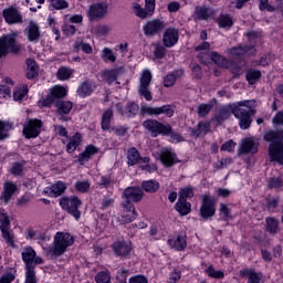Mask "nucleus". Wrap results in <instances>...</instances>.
Returning <instances> with one entry per match:
<instances>
[{"instance_id":"nucleus-1","label":"nucleus","mask_w":283,"mask_h":283,"mask_svg":"<svg viewBox=\"0 0 283 283\" xmlns=\"http://www.w3.org/2000/svg\"><path fill=\"white\" fill-rule=\"evenodd\" d=\"M21 255L25 271L24 283H36V264H43V258L36 256V251L32 247L24 248Z\"/></svg>"},{"instance_id":"nucleus-2","label":"nucleus","mask_w":283,"mask_h":283,"mask_svg":"<svg viewBox=\"0 0 283 283\" xmlns=\"http://www.w3.org/2000/svg\"><path fill=\"white\" fill-rule=\"evenodd\" d=\"M264 140L270 143L268 151L272 163L283 165V130H270L265 133Z\"/></svg>"},{"instance_id":"nucleus-3","label":"nucleus","mask_w":283,"mask_h":283,"mask_svg":"<svg viewBox=\"0 0 283 283\" xmlns=\"http://www.w3.org/2000/svg\"><path fill=\"white\" fill-rule=\"evenodd\" d=\"M255 99H247L237 103L234 117L239 119L240 129H249L253 123L252 116H255Z\"/></svg>"},{"instance_id":"nucleus-4","label":"nucleus","mask_w":283,"mask_h":283,"mask_svg":"<svg viewBox=\"0 0 283 283\" xmlns=\"http://www.w3.org/2000/svg\"><path fill=\"white\" fill-rule=\"evenodd\" d=\"M209 56L210 61H212L220 70H234L235 72H240V70L244 67L243 61L228 59L227 56L218 53V51H211Z\"/></svg>"},{"instance_id":"nucleus-5","label":"nucleus","mask_w":283,"mask_h":283,"mask_svg":"<svg viewBox=\"0 0 283 283\" xmlns=\"http://www.w3.org/2000/svg\"><path fill=\"white\" fill-rule=\"evenodd\" d=\"M21 44L17 43V33H8L0 36V59L9 54H19Z\"/></svg>"},{"instance_id":"nucleus-6","label":"nucleus","mask_w":283,"mask_h":283,"mask_svg":"<svg viewBox=\"0 0 283 283\" xmlns=\"http://www.w3.org/2000/svg\"><path fill=\"white\" fill-rule=\"evenodd\" d=\"M67 96V88L55 85L50 90V93L45 98H41L38 102L39 107H51L53 103H60L61 98H64Z\"/></svg>"},{"instance_id":"nucleus-7","label":"nucleus","mask_w":283,"mask_h":283,"mask_svg":"<svg viewBox=\"0 0 283 283\" xmlns=\"http://www.w3.org/2000/svg\"><path fill=\"white\" fill-rule=\"evenodd\" d=\"M53 244V255H63L67 247H72L74 244V237H72L70 233L57 232L54 235Z\"/></svg>"},{"instance_id":"nucleus-8","label":"nucleus","mask_w":283,"mask_h":283,"mask_svg":"<svg viewBox=\"0 0 283 283\" xmlns=\"http://www.w3.org/2000/svg\"><path fill=\"white\" fill-rule=\"evenodd\" d=\"M143 127L150 133L153 138H157L158 136H169V132H171V125L163 124L156 119H147L143 123Z\"/></svg>"},{"instance_id":"nucleus-9","label":"nucleus","mask_w":283,"mask_h":283,"mask_svg":"<svg viewBox=\"0 0 283 283\" xmlns=\"http://www.w3.org/2000/svg\"><path fill=\"white\" fill-rule=\"evenodd\" d=\"M0 231L7 244H9V247H12V249H15L17 245L14 244V234L10 232V217L4 209H0Z\"/></svg>"},{"instance_id":"nucleus-10","label":"nucleus","mask_w":283,"mask_h":283,"mask_svg":"<svg viewBox=\"0 0 283 283\" xmlns=\"http://www.w3.org/2000/svg\"><path fill=\"white\" fill-rule=\"evenodd\" d=\"M83 205V201L78 199L76 196H72L70 198H63L60 201V206L64 211H67L75 220H78L81 218V211L78 210V207Z\"/></svg>"},{"instance_id":"nucleus-11","label":"nucleus","mask_w":283,"mask_h":283,"mask_svg":"<svg viewBox=\"0 0 283 283\" xmlns=\"http://www.w3.org/2000/svg\"><path fill=\"white\" fill-rule=\"evenodd\" d=\"M216 216V203L213 202V198L211 195H203L200 207V217L203 220H209V218H213Z\"/></svg>"},{"instance_id":"nucleus-12","label":"nucleus","mask_w":283,"mask_h":283,"mask_svg":"<svg viewBox=\"0 0 283 283\" xmlns=\"http://www.w3.org/2000/svg\"><path fill=\"white\" fill-rule=\"evenodd\" d=\"M151 84V73L144 72L139 78L138 94L143 96L145 101H153L151 91H149V85Z\"/></svg>"},{"instance_id":"nucleus-13","label":"nucleus","mask_w":283,"mask_h":283,"mask_svg":"<svg viewBox=\"0 0 283 283\" xmlns=\"http://www.w3.org/2000/svg\"><path fill=\"white\" fill-rule=\"evenodd\" d=\"M163 30H165V21L160 19H153L143 25L145 36H156L160 34Z\"/></svg>"},{"instance_id":"nucleus-14","label":"nucleus","mask_w":283,"mask_h":283,"mask_svg":"<svg viewBox=\"0 0 283 283\" xmlns=\"http://www.w3.org/2000/svg\"><path fill=\"white\" fill-rule=\"evenodd\" d=\"M2 17L8 25H17L18 23H23V15L14 6L3 9Z\"/></svg>"},{"instance_id":"nucleus-15","label":"nucleus","mask_w":283,"mask_h":283,"mask_svg":"<svg viewBox=\"0 0 283 283\" xmlns=\"http://www.w3.org/2000/svg\"><path fill=\"white\" fill-rule=\"evenodd\" d=\"M43 127V122L41 119H29L23 126L22 134L25 138H36L41 134V128Z\"/></svg>"},{"instance_id":"nucleus-16","label":"nucleus","mask_w":283,"mask_h":283,"mask_svg":"<svg viewBox=\"0 0 283 283\" xmlns=\"http://www.w3.org/2000/svg\"><path fill=\"white\" fill-rule=\"evenodd\" d=\"M180 41V32L174 27H169L164 31L163 45L164 48H174Z\"/></svg>"},{"instance_id":"nucleus-17","label":"nucleus","mask_w":283,"mask_h":283,"mask_svg":"<svg viewBox=\"0 0 283 283\" xmlns=\"http://www.w3.org/2000/svg\"><path fill=\"white\" fill-rule=\"evenodd\" d=\"M105 14H107V6L102 2L91 4L87 10L90 21H101Z\"/></svg>"},{"instance_id":"nucleus-18","label":"nucleus","mask_w":283,"mask_h":283,"mask_svg":"<svg viewBox=\"0 0 283 283\" xmlns=\"http://www.w3.org/2000/svg\"><path fill=\"white\" fill-rule=\"evenodd\" d=\"M142 114H147L148 116H160V114H165L168 118L174 116V108L171 105H164L161 107H151V106H142Z\"/></svg>"},{"instance_id":"nucleus-19","label":"nucleus","mask_w":283,"mask_h":283,"mask_svg":"<svg viewBox=\"0 0 283 283\" xmlns=\"http://www.w3.org/2000/svg\"><path fill=\"white\" fill-rule=\"evenodd\" d=\"M156 12V0H145V8L140 4L135 6V14L139 19H147V17H154Z\"/></svg>"},{"instance_id":"nucleus-20","label":"nucleus","mask_w":283,"mask_h":283,"mask_svg":"<svg viewBox=\"0 0 283 283\" xmlns=\"http://www.w3.org/2000/svg\"><path fill=\"white\" fill-rule=\"evenodd\" d=\"M145 192L138 187H128L123 192V198L128 202H140Z\"/></svg>"},{"instance_id":"nucleus-21","label":"nucleus","mask_w":283,"mask_h":283,"mask_svg":"<svg viewBox=\"0 0 283 283\" xmlns=\"http://www.w3.org/2000/svg\"><path fill=\"white\" fill-rule=\"evenodd\" d=\"M112 249L117 258H129V253H132V243L115 241L112 244Z\"/></svg>"},{"instance_id":"nucleus-22","label":"nucleus","mask_w":283,"mask_h":283,"mask_svg":"<svg viewBox=\"0 0 283 283\" xmlns=\"http://www.w3.org/2000/svg\"><path fill=\"white\" fill-rule=\"evenodd\" d=\"M116 109L122 116H126V118H134L140 107L135 102H129L126 104L125 108H123V104H116Z\"/></svg>"},{"instance_id":"nucleus-23","label":"nucleus","mask_w":283,"mask_h":283,"mask_svg":"<svg viewBox=\"0 0 283 283\" xmlns=\"http://www.w3.org/2000/svg\"><path fill=\"white\" fill-rule=\"evenodd\" d=\"M214 14L216 11H213V9L205 6H197L195 8L193 19L195 21H209Z\"/></svg>"},{"instance_id":"nucleus-24","label":"nucleus","mask_w":283,"mask_h":283,"mask_svg":"<svg viewBox=\"0 0 283 283\" xmlns=\"http://www.w3.org/2000/svg\"><path fill=\"white\" fill-rule=\"evenodd\" d=\"M235 106L237 104H228L219 108L214 116L217 123L221 124L224 123V120H229V118H231V114H235Z\"/></svg>"},{"instance_id":"nucleus-25","label":"nucleus","mask_w":283,"mask_h":283,"mask_svg":"<svg viewBox=\"0 0 283 283\" xmlns=\"http://www.w3.org/2000/svg\"><path fill=\"white\" fill-rule=\"evenodd\" d=\"M239 274L241 277H248L247 283H264V274L255 271L254 269L240 270Z\"/></svg>"},{"instance_id":"nucleus-26","label":"nucleus","mask_w":283,"mask_h":283,"mask_svg":"<svg viewBox=\"0 0 283 283\" xmlns=\"http://www.w3.org/2000/svg\"><path fill=\"white\" fill-rule=\"evenodd\" d=\"M244 154H258V142L253 138L242 139L239 147V156Z\"/></svg>"},{"instance_id":"nucleus-27","label":"nucleus","mask_w":283,"mask_h":283,"mask_svg":"<svg viewBox=\"0 0 283 283\" xmlns=\"http://www.w3.org/2000/svg\"><path fill=\"white\" fill-rule=\"evenodd\" d=\"M25 32L27 39L30 43H39V39H41V30L39 29V24H36L34 21H30Z\"/></svg>"},{"instance_id":"nucleus-28","label":"nucleus","mask_w":283,"mask_h":283,"mask_svg":"<svg viewBox=\"0 0 283 283\" xmlns=\"http://www.w3.org/2000/svg\"><path fill=\"white\" fill-rule=\"evenodd\" d=\"M17 192V185L12 181H6L3 185V191L1 195V200L3 202L8 203L10 200H12V197Z\"/></svg>"},{"instance_id":"nucleus-29","label":"nucleus","mask_w":283,"mask_h":283,"mask_svg":"<svg viewBox=\"0 0 283 283\" xmlns=\"http://www.w3.org/2000/svg\"><path fill=\"white\" fill-rule=\"evenodd\" d=\"M96 90V85L92 80H85L78 87H77V94L81 96V98H85V96H90L92 92Z\"/></svg>"},{"instance_id":"nucleus-30","label":"nucleus","mask_w":283,"mask_h":283,"mask_svg":"<svg viewBox=\"0 0 283 283\" xmlns=\"http://www.w3.org/2000/svg\"><path fill=\"white\" fill-rule=\"evenodd\" d=\"M160 160L165 167H174V165L178 163V159H176V153L169 149L161 150Z\"/></svg>"},{"instance_id":"nucleus-31","label":"nucleus","mask_w":283,"mask_h":283,"mask_svg":"<svg viewBox=\"0 0 283 283\" xmlns=\"http://www.w3.org/2000/svg\"><path fill=\"white\" fill-rule=\"evenodd\" d=\"M175 209L180 216H189L191 213V203L187 199L178 198Z\"/></svg>"},{"instance_id":"nucleus-32","label":"nucleus","mask_w":283,"mask_h":283,"mask_svg":"<svg viewBox=\"0 0 283 283\" xmlns=\"http://www.w3.org/2000/svg\"><path fill=\"white\" fill-rule=\"evenodd\" d=\"M112 118H114V111L107 108L102 115L101 127L103 132H109L112 129Z\"/></svg>"},{"instance_id":"nucleus-33","label":"nucleus","mask_w":283,"mask_h":283,"mask_svg":"<svg viewBox=\"0 0 283 283\" xmlns=\"http://www.w3.org/2000/svg\"><path fill=\"white\" fill-rule=\"evenodd\" d=\"M265 231L271 235L280 233V221L273 217L265 218Z\"/></svg>"},{"instance_id":"nucleus-34","label":"nucleus","mask_w":283,"mask_h":283,"mask_svg":"<svg viewBox=\"0 0 283 283\" xmlns=\"http://www.w3.org/2000/svg\"><path fill=\"white\" fill-rule=\"evenodd\" d=\"M95 154H98V148L94 145L86 146L85 150L78 156V163L82 165L87 163Z\"/></svg>"},{"instance_id":"nucleus-35","label":"nucleus","mask_w":283,"mask_h":283,"mask_svg":"<svg viewBox=\"0 0 283 283\" xmlns=\"http://www.w3.org/2000/svg\"><path fill=\"white\" fill-rule=\"evenodd\" d=\"M127 165L128 167H134V165H138L140 163V151L138 148L132 147L127 150Z\"/></svg>"},{"instance_id":"nucleus-36","label":"nucleus","mask_w":283,"mask_h":283,"mask_svg":"<svg viewBox=\"0 0 283 283\" xmlns=\"http://www.w3.org/2000/svg\"><path fill=\"white\" fill-rule=\"evenodd\" d=\"M65 189H67V185L63 181H57L49 188V193L52 198H59V196L65 193Z\"/></svg>"},{"instance_id":"nucleus-37","label":"nucleus","mask_w":283,"mask_h":283,"mask_svg":"<svg viewBox=\"0 0 283 283\" xmlns=\"http://www.w3.org/2000/svg\"><path fill=\"white\" fill-rule=\"evenodd\" d=\"M82 138L83 135H81V133H75L74 136L71 137L66 145L67 154H74V151H76L78 145H81Z\"/></svg>"},{"instance_id":"nucleus-38","label":"nucleus","mask_w":283,"mask_h":283,"mask_svg":"<svg viewBox=\"0 0 283 283\" xmlns=\"http://www.w3.org/2000/svg\"><path fill=\"white\" fill-rule=\"evenodd\" d=\"M168 244L171 249H176V251H185L187 249V240L181 235H178L176 239H169Z\"/></svg>"},{"instance_id":"nucleus-39","label":"nucleus","mask_w":283,"mask_h":283,"mask_svg":"<svg viewBox=\"0 0 283 283\" xmlns=\"http://www.w3.org/2000/svg\"><path fill=\"white\" fill-rule=\"evenodd\" d=\"M209 134V124L205 122H200L197 125V128L190 129V135L193 136V138H199V136H207Z\"/></svg>"},{"instance_id":"nucleus-40","label":"nucleus","mask_w":283,"mask_h":283,"mask_svg":"<svg viewBox=\"0 0 283 283\" xmlns=\"http://www.w3.org/2000/svg\"><path fill=\"white\" fill-rule=\"evenodd\" d=\"M142 189L146 191V193H156V191L160 189V182L154 179L143 181Z\"/></svg>"},{"instance_id":"nucleus-41","label":"nucleus","mask_w":283,"mask_h":283,"mask_svg":"<svg viewBox=\"0 0 283 283\" xmlns=\"http://www.w3.org/2000/svg\"><path fill=\"white\" fill-rule=\"evenodd\" d=\"M56 112L60 114V116H63V114H70L72 112V107H74V104L69 101H60L55 103Z\"/></svg>"},{"instance_id":"nucleus-42","label":"nucleus","mask_w":283,"mask_h":283,"mask_svg":"<svg viewBox=\"0 0 283 283\" xmlns=\"http://www.w3.org/2000/svg\"><path fill=\"white\" fill-rule=\"evenodd\" d=\"M216 103H217V101H216V98H213L208 104H200L197 108L198 116L200 118H205V116H207L209 114V112H211V109H213V105H216Z\"/></svg>"},{"instance_id":"nucleus-43","label":"nucleus","mask_w":283,"mask_h":283,"mask_svg":"<svg viewBox=\"0 0 283 283\" xmlns=\"http://www.w3.org/2000/svg\"><path fill=\"white\" fill-rule=\"evenodd\" d=\"M70 8L67 0H50L49 10L54 12V10H65Z\"/></svg>"},{"instance_id":"nucleus-44","label":"nucleus","mask_w":283,"mask_h":283,"mask_svg":"<svg viewBox=\"0 0 283 283\" xmlns=\"http://www.w3.org/2000/svg\"><path fill=\"white\" fill-rule=\"evenodd\" d=\"M217 23L219 28H233V18L229 14H220V17L217 19Z\"/></svg>"},{"instance_id":"nucleus-45","label":"nucleus","mask_w":283,"mask_h":283,"mask_svg":"<svg viewBox=\"0 0 283 283\" xmlns=\"http://www.w3.org/2000/svg\"><path fill=\"white\" fill-rule=\"evenodd\" d=\"M101 59L104 61V63H116V55L114 54V51L109 48H104L101 53Z\"/></svg>"},{"instance_id":"nucleus-46","label":"nucleus","mask_w":283,"mask_h":283,"mask_svg":"<svg viewBox=\"0 0 283 283\" xmlns=\"http://www.w3.org/2000/svg\"><path fill=\"white\" fill-rule=\"evenodd\" d=\"M230 55L234 56L232 60L235 61H242L243 65H244V60H242V56H244V54H247V51L244 50V48L242 46H233L230 49Z\"/></svg>"},{"instance_id":"nucleus-47","label":"nucleus","mask_w":283,"mask_h":283,"mask_svg":"<svg viewBox=\"0 0 283 283\" xmlns=\"http://www.w3.org/2000/svg\"><path fill=\"white\" fill-rule=\"evenodd\" d=\"M17 277V269L10 268L7 273L0 277V283H12Z\"/></svg>"},{"instance_id":"nucleus-48","label":"nucleus","mask_w":283,"mask_h":283,"mask_svg":"<svg viewBox=\"0 0 283 283\" xmlns=\"http://www.w3.org/2000/svg\"><path fill=\"white\" fill-rule=\"evenodd\" d=\"M206 273L209 277H213L214 280H223L224 277V272L213 269V265L208 266Z\"/></svg>"},{"instance_id":"nucleus-49","label":"nucleus","mask_w":283,"mask_h":283,"mask_svg":"<svg viewBox=\"0 0 283 283\" xmlns=\"http://www.w3.org/2000/svg\"><path fill=\"white\" fill-rule=\"evenodd\" d=\"M138 218V212H123L119 222L120 224H129V222H134Z\"/></svg>"},{"instance_id":"nucleus-50","label":"nucleus","mask_w":283,"mask_h":283,"mask_svg":"<svg viewBox=\"0 0 283 283\" xmlns=\"http://www.w3.org/2000/svg\"><path fill=\"white\" fill-rule=\"evenodd\" d=\"M245 78L249 83V85H255L262 78V73L261 72H248L245 74Z\"/></svg>"},{"instance_id":"nucleus-51","label":"nucleus","mask_w":283,"mask_h":283,"mask_svg":"<svg viewBox=\"0 0 283 283\" xmlns=\"http://www.w3.org/2000/svg\"><path fill=\"white\" fill-rule=\"evenodd\" d=\"M269 189H280L283 187V177H272L268 180Z\"/></svg>"},{"instance_id":"nucleus-52","label":"nucleus","mask_w":283,"mask_h":283,"mask_svg":"<svg viewBox=\"0 0 283 283\" xmlns=\"http://www.w3.org/2000/svg\"><path fill=\"white\" fill-rule=\"evenodd\" d=\"M118 75L116 74V72H102L99 74V78H102V81H104L105 83H108V85L114 83Z\"/></svg>"},{"instance_id":"nucleus-53","label":"nucleus","mask_w":283,"mask_h":283,"mask_svg":"<svg viewBox=\"0 0 283 283\" xmlns=\"http://www.w3.org/2000/svg\"><path fill=\"white\" fill-rule=\"evenodd\" d=\"M177 80H178V75H176V73H168L164 77V86L165 87H174V85H176Z\"/></svg>"},{"instance_id":"nucleus-54","label":"nucleus","mask_w":283,"mask_h":283,"mask_svg":"<svg viewBox=\"0 0 283 283\" xmlns=\"http://www.w3.org/2000/svg\"><path fill=\"white\" fill-rule=\"evenodd\" d=\"M28 95V86L23 85L21 88H17L13 92V99L14 101H23Z\"/></svg>"},{"instance_id":"nucleus-55","label":"nucleus","mask_w":283,"mask_h":283,"mask_svg":"<svg viewBox=\"0 0 283 283\" xmlns=\"http://www.w3.org/2000/svg\"><path fill=\"white\" fill-rule=\"evenodd\" d=\"M165 54H167V46L165 44H156L154 50L155 59H165Z\"/></svg>"},{"instance_id":"nucleus-56","label":"nucleus","mask_w":283,"mask_h":283,"mask_svg":"<svg viewBox=\"0 0 283 283\" xmlns=\"http://www.w3.org/2000/svg\"><path fill=\"white\" fill-rule=\"evenodd\" d=\"M111 132H114L115 135H117L119 138H123V136H126V134L129 132V127L117 125L115 127H112Z\"/></svg>"},{"instance_id":"nucleus-57","label":"nucleus","mask_w":283,"mask_h":283,"mask_svg":"<svg viewBox=\"0 0 283 283\" xmlns=\"http://www.w3.org/2000/svg\"><path fill=\"white\" fill-rule=\"evenodd\" d=\"M277 205H280V197H268L266 198V207L269 211H275L277 209Z\"/></svg>"},{"instance_id":"nucleus-58","label":"nucleus","mask_w":283,"mask_h":283,"mask_svg":"<svg viewBox=\"0 0 283 283\" xmlns=\"http://www.w3.org/2000/svg\"><path fill=\"white\" fill-rule=\"evenodd\" d=\"M90 181H76L75 182V191H80V193H87L90 191Z\"/></svg>"},{"instance_id":"nucleus-59","label":"nucleus","mask_w":283,"mask_h":283,"mask_svg":"<svg viewBox=\"0 0 283 283\" xmlns=\"http://www.w3.org/2000/svg\"><path fill=\"white\" fill-rule=\"evenodd\" d=\"M23 169H24L23 164L14 163L10 168V174H12V176H23Z\"/></svg>"},{"instance_id":"nucleus-60","label":"nucleus","mask_w":283,"mask_h":283,"mask_svg":"<svg viewBox=\"0 0 283 283\" xmlns=\"http://www.w3.org/2000/svg\"><path fill=\"white\" fill-rule=\"evenodd\" d=\"M179 198H181V200H187V198H193V188L191 187L181 188L179 190Z\"/></svg>"},{"instance_id":"nucleus-61","label":"nucleus","mask_w":283,"mask_h":283,"mask_svg":"<svg viewBox=\"0 0 283 283\" xmlns=\"http://www.w3.org/2000/svg\"><path fill=\"white\" fill-rule=\"evenodd\" d=\"M109 280H112L109 276V272H105V271L97 273L95 276V282L97 283H108Z\"/></svg>"},{"instance_id":"nucleus-62","label":"nucleus","mask_w":283,"mask_h":283,"mask_svg":"<svg viewBox=\"0 0 283 283\" xmlns=\"http://www.w3.org/2000/svg\"><path fill=\"white\" fill-rule=\"evenodd\" d=\"M62 32L65 36H74L76 34V27L74 24L62 25Z\"/></svg>"},{"instance_id":"nucleus-63","label":"nucleus","mask_w":283,"mask_h":283,"mask_svg":"<svg viewBox=\"0 0 283 283\" xmlns=\"http://www.w3.org/2000/svg\"><path fill=\"white\" fill-rule=\"evenodd\" d=\"M271 61H273V54L268 53L260 57L258 65H261V67H266V65H271Z\"/></svg>"},{"instance_id":"nucleus-64","label":"nucleus","mask_w":283,"mask_h":283,"mask_svg":"<svg viewBox=\"0 0 283 283\" xmlns=\"http://www.w3.org/2000/svg\"><path fill=\"white\" fill-rule=\"evenodd\" d=\"M169 136V140L170 143H182L185 140V137H182V135H180V133H176L174 132V129H171L170 126V132L168 133Z\"/></svg>"}]
</instances>
